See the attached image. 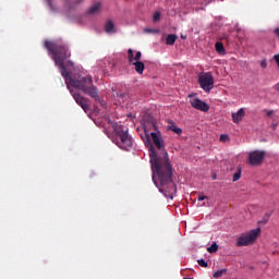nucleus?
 <instances>
[{"instance_id":"17","label":"nucleus","mask_w":279,"mask_h":279,"mask_svg":"<svg viewBox=\"0 0 279 279\" xmlns=\"http://www.w3.org/2000/svg\"><path fill=\"white\" fill-rule=\"evenodd\" d=\"M175 40H178V36L173 35V34H170L166 38V45L173 46V45H175Z\"/></svg>"},{"instance_id":"3","label":"nucleus","mask_w":279,"mask_h":279,"mask_svg":"<svg viewBox=\"0 0 279 279\" xmlns=\"http://www.w3.org/2000/svg\"><path fill=\"white\" fill-rule=\"evenodd\" d=\"M44 46L45 49H47V51L51 53L52 60L56 63V65L60 69L61 75H66L69 71L66 70V64H64V62H66V60L71 58V51L69 50V47H66V45H60L56 41L49 40H46Z\"/></svg>"},{"instance_id":"19","label":"nucleus","mask_w":279,"mask_h":279,"mask_svg":"<svg viewBox=\"0 0 279 279\" xmlns=\"http://www.w3.org/2000/svg\"><path fill=\"white\" fill-rule=\"evenodd\" d=\"M225 274H228V269L223 268L220 270H217L216 272L213 274V278H221L222 276H225Z\"/></svg>"},{"instance_id":"36","label":"nucleus","mask_w":279,"mask_h":279,"mask_svg":"<svg viewBox=\"0 0 279 279\" xmlns=\"http://www.w3.org/2000/svg\"><path fill=\"white\" fill-rule=\"evenodd\" d=\"M181 38H184V36H181Z\"/></svg>"},{"instance_id":"13","label":"nucleus","mask_w":279,"mask_h":279,"mask_svg":"<svg viewBox=\"0 0 279 279\" xmlns=\"http://www.w3.org/2000/svg\"><path fill=\"white\" fill-rule=\"evenodd\" d=\"M134 66V70L138 73V75H143V71H145V63L143 61H133L130 63Z\"/></svg>"},{"instance_id":"23","label":"nucleus","mask_w":279,"mask_h":279,"mask_svg":"<svg viewBox=\"0 0 279 279\" xmlns=\"http://www.w3.org/2000/svg\"><path fill=\"white\" fill-rule=\"evenodd\" d=\"M158 21H160V12L156 11L153 15V22L158 23Z\"/></svg>"},{"instance_id":"12","label":"nucleus","mask_w":279,"mask_h":279,"mask_svg":"<svg viewBox=\"0 0 279 279\" xmlns=\"http://www.w3.org/2000/svg\"><path fill=\"white\" fill-rule=\"evenodd\" d=\"M112 128H113V132L116 134V138H118L119 136H123V134H128V130H124L123 125H121V124L113 123Z\"/></svg>"},{"instance_id":"18","label":"nucleus","mask_w":279,"mask_h":279,"mask_svg":"<svg viewBox=\"0 0 279 279\" xmlns=\"http://www.w3.org/2000/svg\"><path fill=\"white\" fill-rule=\"evenodd\" d=\"M105 32H107V34H112V32H114V23H112V21L106 23Z\"/></svg>"},{"instance_id":"24","label":"nucleus","mask_w":279,"mask_h":279,"mask_svg":"<svg viewBox=\"0 0 279 279\" xmlns=\"http://www.w3.org/2000/svg\"><path fill=\"white\" fill-rule=\"evenodd\" d=\"M197 263L201 267H208V262H206V259H198Z\"/></svg>"},{"instance_id":"21","label":"nucleus","mask_w":279,"mask_h":279,"mask_svg":"<svg viewBox=\"0 0 279 279\" xmlns=\"http://www.w3.org/2000/svg\"><path fill=\"white\" fill-rule=\"evenodd\" d=\"M117 97H118L120 104L121 102L123 104V101H125V99L128 98V94H125V93L117 94Z\"/></svg>"},{"instance_id":"6","label":"nucleus","mask_w":279,"mask_h":279,"mask_svg":"<svg viewBox=\"0 0 279 279\" xmlns=\"http://www.w3.org/2000/svg\"><path fill=\"white\" fill-rule=\"evenodd\" d=\"M198 84L205 93H210L215 87V78L210 72H207L198 77Z\"/></svg>"},{"instance_id":"29","label":"nucleus","mask_w":279,"mask_h":279,"mask_svg":"<svg viewBox=\"0 0 279 279\" xmlns=\"http://www.w3.org/2000/svg\"><path fill=\"white\" fill-rule=\"evenodd\" d=\"M274 34L277 36V38L279 39V27L274 29Z\"/></svg>"},{"instance_id":"30","label":"nucleus","mask_w":279,"mask_h":279,"mask_svg":"<svg viewBox=\"0 0 279 279\" xmlns=\"http://www.w3.org/2000/svg\"><path fill=\"white\" fill-rule=\"evenodd\" d=\"M266 114L267 117H271V114H274V110H268Z\"/></svg>"},{"instance_id":"28","label":"nucleus","mask_w":279,"mask_h":279,"mask_svg":"<svg viewBox=\"0 0 279 279\" xmlns=\"http://www.w3.org/2000/svg\"><path fill=\"white\" fill-rule=\"evenodd\" d=\"M260 66H262V69H267V60H262Z\"/></svg>"},{"instance_id":"34","label":"nucleus","mask_w":279,"mask_h":279,"mask_svg":"<svg viewBox=\"0 0 279 279\" xmlns=\"http://www.w3.org/2000/svg\"><path fill=\"white\" fill-rule=\"evenodd\" d=\"M276 126H277V125H276V124H274V125H272V130H276Z\"/></svg>"},{"instance_id":"33","label":"nucleus","mask_w":279,"mask_h":279,"mask_svg":"<svg viewBox=\"0 0 279 279\" xmlns=\"http://www.w3.org/2000/svg\"><path fill=\"white\" fill-rule=\"evenodd\" d=\"M146 32H150V33H154V31H151V29H146Z\"/></svg>"},{"instance_id":"1","label":"nucleus","mask_w":279,"mask_h":279,"mask_svg":"<svg viewBox=\"0 0 279 279\" xmlns=\"http://www.w3.org/2000/svg\"><path fill=\"white\" fill-rule=\"evenodd\" d=\"M143 121L146 134L145 145L148 147L153 169V182L165 197L173 199L177 187L173 182V167L169 161V154L165 149V140H162V134L158 131L154 117L146 116Z\"/></svg>"},{"instance_id":"27","label":"nucleus","mask_w":279,"mask_h":279,"mask_svg":"<svg viewBox=\"0 0 279 279\" xmlns=\"http://www.w3.org/2000/svg\"><path fill=\"white\" fill-rule=\"evenodd\" d=\"M269 217H271V214L266 213V214H265V218H264V220H263V223H267V221H269Z\"/></svg>"},{"instance_id":"10","label":"nucleus","mask_w":279,"mask_h":279,"mask_svg":"<svg viewBox=\"0 0 279 279\" xmlns=\"http://www.w3.org/2000/svg\"><path fill=\"white\" fill-rule=\"evenodd\" d=\"M231 117H232L233 123L239 125V123H241V121H243V119H245V109L244 108H240L238 110V112H232Z\"/></svg>"},{"instance_id":"16","label":"nucleus","mask_w":279,"mask_h":279,"mask_svg":"<svg viewBox=\"0 0 279 279\" xmlns=\"http://www.w3.org/2000/svg\"><path fill=\"white\" fill-rule=\"evenodd\" d=\"M215 48H216L217 53H219V56H225L226 54V48L223 47L222 43H219V41L216 43Z\"/></svg>"},{"instance_id":"31","label":"nucleus","mask_w":279,"mask_h":279,"mask_svg":"<svg viewBox=\"0 0 279 279\" xmlns=\"http://www.w3.org/2000/svg\"><path fill=\"white\" fill-rule=\"evenodd\" d=\"M275 90H277V93H279V83H277L275 86H274Z\"/></svg>"},{"instance_id":"4","label":"nucleus","mask_w":279,"mask_h":279,"mask_svg":"<svg viewBox=\"0 0 279 279\" xmlns=\"http://www.w3.org/2000/svg\"><path fill=\"white\" fill-rule=\"evenodd\" d=\"M258 234H260V228L251 230L247 234L238 238L236 246L243 247L250 245L251 243H254V241L258 239Z\"/></svg>"},{"instance_id":"32","label":"nucleus","mask_w":279,"mask_h":279,"mask_svg":"<svg viewBox=\"0 0 279 279\" xmlns=\"http://www.w3.org/2000/svg\"><path fill=\"white\" fill-rule=\"evenodd\" d=\"M66 66H73V61H66Z\"/></svg>"},{"instance_id":"9","label":"nucleus","mask_w":279,"mask_h":279,"mask_svg":"<svg viewBox=\"0 0 279 279\" xmlns=\"http://www.w3.org/2000/svg\"><path fill=\"white\" fill-rule=\"evenodd\" d=\"M190 104L192 108H194L195 110H201V112H208L210 110V106H208L206 101H203L199 98H194L190 100Z\"/></svg>"},{"instance_id":"26","label":"nucleus","mask_w":279,"mask_h":279,"mask_svg":"<svg viewBox=\"0 0 279 279\" xmlns=\"http://www.w3.org/2000/svg\"><path fill=\"white\" fill-rule=\"evenodd\" d=\"M204 199H208V196L204 195L203 193L198 194V202H204Z\"/></svg>"},{"instance_id":"14","label":"nucleus","mask_w":279,"mask_h":279,"mask_svg":"<svg viewBox=\"0 0 279 279\" xmlns=\"http://www.w3.org/2000/svg\"><path fill=\"white\" fill-rule=\"evenodd\" d=\"M167 130H169L170 132H173L174 134H178V136L182 134V129L175 125L173 121H169V125L167 126Z\"/></svg>"},{"instance_id":"7","label":"nucleus","mask_w":279,"mask_h":279,"mask_svg":"<svg viewBox=\"0 0 279 279\" xmlns=\"http://www.w3.org/2000/svg\"><path fill=\"white\" fill-rule=\"evenodd\" d=\"M116 145H118L120 149H124V151H130L133 145L132 136L124 133L123 135L116 137Z\"/></svg>"},{"instance_id":"5","label":"nucleus","mask_w":279,"mask_h":279,"mask_svg":"<svg viewBox=\"0 0 279 279\" xmlns=\"http://www.w3.org/2000/svg\"><path fill=\"white\" fill-rule=\"evenodd\" d=\"M266 156L267 153L265 150H253L248 153L247 163L251 165V167H259V165L265 162Z\"/></svg>"},{"instance_id":"2","label":"nucleus","mask_w":279,"mask_h":279,"mask_svg":"<svg viewBox=\"0 0 279 279\" xmlns=\"http://www.w3.org/2000/svg\"><path fill=\"white\" fill-rule=\"evenodd\" d=\"M62 77L65 80L68 90L71 92L75 90L73 88H76V90L88 95L93 100L97 101V104H100L102 108H106V101L99 97V89H97V86L93 83V76H71V72L68 71Z\"/></svg>"},{"instance_id":"35","label":"nucleus","mask_w":279,"mask_h":279,"mask_svg":"<svg viewBox=\"0 0 279 279\" xmlns=\"http://www.w3.org/2000/svg\"><path fill=\"white\" fill-rule=\"evenodd\" d=\"M49 1V3H51V0H48Z\"/></svg>"},{"instance_id":"11","label":"nucleus","mask_w":279,"mask_h":279,"mask_svg":"<svg viewBox=\"0 0 279 279\" xmlns=\"http://www.w3.org/2000/svg\"><path fill=\"white\" fill-rule=\"evenodd\" d=\"M143 57V53L141 51H137L134 56V50L130 48L128 50V60L129 63H134V62H141V58Z\"/></svg>"},{"instance_id":"22","label":"nucleus","mask_w":279,"mask_h":279,"mask_svg":"<svg viewBox=\"0 0 279 279\" xmlns=\"http://www.w3.org/2000/svg\"><path fill=\"white\" fill-rule=\"evenodd\" d=\"M241 180V168L233 174V182H239Z\"/></svg>"},{"instance_id":"25","label":"nucleus","mask_w":279,"mask_h":279,"mask_svg":"<svg viewBox=\"0 0 279 279\" xmlns=\"http://www.w3.org/2000/svg\"><path fill=\"white\" fill-rule=\"evenodd\" d=\"M227 141H230V136H228L226 134L220 135V142L221 143H227Z\"/></svg>"},{"instance_id":"15","label":"nucleus","mask_w":279,"mask_h":279,"mask_svg":"<svg viewBox=\"0 0 279 279\" xmlns=\"http://www.w3.org/2000/svg\"><path fill=\"white\" fill-rule=\"evenodd\" d=\"M99 8H101V3L96 2L94 3L87 11V14H97L99 12Z\"/></svg>"},{"instance_id":"20","label":"nucleus","mask_w":279,"mask_h":279,"mask_svg":"<svg viewBox=\"0 0 279 279\" xmlns=\"http://www.w3.org/2000/svg\"><path fill=\"white\" fill-rule=\"evenodd\" d=\"M217 250H219V245H217L215 242L209 247H207V252L209 254H215Z\"/></svg>"},{"instance_id":"8","label":"nucleus","mask_w":279,"mask_h":279,"mask_svg":"<svg viewBox=\"0 0 279 279\" xmlns=\"http://www.w3.org/2000/svg\"><path fill=\"white\" fill-rule=\"evenodd\" d=\"M70 94L72 95L77 106H81L84 112H88V110H90V106H88V101L90 100L88 98L82 96L80 93H76L75 90H71Z\"/></svg>"}]
</instances>
